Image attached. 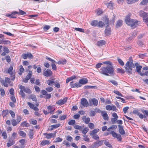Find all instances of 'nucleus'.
Returning <instances> with one entry per match:
<instances>
[{"instance_id": "79ce46f5", "label": "nucleus", "mask_w": 148, "mask_h": 148, "mask_svg": "<svg viewBox=\"0 0 148 148\" xmlns=\"http://www.w3.org/2000/svg\"><path fill=\"white\" fill-rule=\"evenodd\" d=\"M117 60L120 65H121V66H123L124 65V62L121 59L118 58H117Z\"/></svg>"}, {"instance_id": "3c124183", "label": "nucleus", "mask_w": 148, "mask_h": 148, "mask_svg": "<svg viewBox=\"0 0 148 148\" xmlns=\"http://www.w3.org/2000/svg\"><path fill=\"white\" fill-rule=\"evenodd\" d=\"M74 29L76 31H78L82 32H84V30L83 29L80 28H75Z\"/></svg>"}, {"instance_id": "774afa93", "label": "nucleus", "mask_w": 148, "mask_h": 148, "mask_svg": "<svg viewBox=\"0 0 148 148\" xmlns=\"http://www.w3.org/2000/svg\"><path fill=\"white\" fill-rule=\"evenodd\" d=\"M34 88L36 92H40V89L38 86H34Z\"/></svg>"}, {"instance_id": "9b49d317", "label": "nucleus", "mask_w": 148, "mask_h": 148, "mask_svg": "<svg viewBox=\"0 0 148 148\" xmlns=\"http://www.w3.org/2000/svg\"><path fill=\"white\" fill-rule=\"evenodd\" d=\"M68 98L66 97L64 98L63 99H60L56 102V104L59 105H62L66 102Z\"/></svg>"}, {"instance_id": "b1692460", "label": "nucleus", "mask_w": 148, "mask_h": 148, "mask_svg": "<svg viewBox=\"0 0 148 148\" xmlns=\"http://www.w3.org/2000/svg\"><path fill=\"white\" fill-rule=\"evenodd\" d=\"M28 98L29 99H32L33 101H37V99L36 96L34 95H29Z\"/></svg>"}, {"instance_id": "f03ea898", "label": "nucleus", "mask_w": 148, "mask_h": 148, "mask_svg": "<svg viewBox=\"0 0 148 148\" xmlns=\"http://www.w3.org/2000/svg\"><path fill=\"white\" fill-rule=\"evenodd\" d=\"M125 21L126 24L130 26L131 27L134 28L138 25V21L131 19L129 16H126L125 18Z\"/></svg>"}, {"instance_id": "6e6d98bb", "label": "nucleus", "mask_w": 148, "mask_h": 148, "mask_svg": "<svg viewBox=\"0 0 148 148\" xmlns=\"http://www.w3.org/2000/svg\"><path fill=\"white\" fill-rule=\"evenodd\" d=\"M102 64H104L106 65H108V66H111V62L109 61L103 62H102Z\"/></svg>"}, {"instance_id": "f257e3e1", "label": "nucleus", "mask_w": 148, "mask_h": 148, "mask_svg": "<svg viewBox=\"0 0 148 148\" xmlns=\"http://www.w3.org/2000/svg\"><path fill=\"white\" fill-rule=\"evenodd\" d=\"M135 67V65L133 63V60L132 57H130L129 61L127 62L125 65V69L127 73L130 74L132 73V68Z\"/></svg>"}, {"instance_id": "2eb2a0df", "label": "nucleus", "mask_w": 148, "mask_h": 148, "mask_svg": "<svg viewBox=\"0 0 148 148\" xmlns=\"http://www.w3.org/2000/svg\"><path fill=\"white\" fill-rule=\"evenodd\" d=\"M70 85L71 87L72 88L75 87L78 88L81 86L79 82L78 83L77 82L75 84H73V82H71L70 83Z\"/></svg>"}, {"instance_id": "a19ab883", "label": "nucleus", "mask_w": 148, "mask_h": 148, "mask_svg": "<svg viewBox=\"0 0 148 148\" xmlns=\"http://www.w3.org/2000/svg\"><path fill=\"white\" fill-rule=\"evenodd\" d=\"M117 72L119 73H124L125 71L121 68L117 69Z\"/></svg>"}, {"instance_id": "a211bd4d", "label": "nucleus", "mask_w": 148, "mask_h": 148, "mask_svg": "<svg viewBox=\"0 0 148 148\" xmlns=\"http://www.w3.org/2000/svg\"><path fill=\"white\" fill-rule=\"evenodd\" d=\"M90 103H92L95 106H97L98 104V100L95 98H93L90 101Z\"/></svg>"}, {"instance_id": "c756f323", "label": "nucleus", "mask_w": 148, "mask_h": 148, "mask_svg": "<svg viewBox=\"0 0 148 148\" xmlns=\"http://www.w3.org/2000/svg\"><path fill=\"white\" fill-rule=\"evenodd\" d=\"M123 21L121 20H119L117 22L116 25V27L118 28L120 27L122 25Z\"/></svg>"}, {"instance_id": "39448f33", "label": "nucleus", "mask_w": 148, "mask_h": 148, "mask_svg": "<svg viewBox=\"0 0 148 148\" xmlns=\"http://www.w3.org/2000/svg\"><path fill=\"white\" fill-rule=\"evenodd\" d=\"M103 21L107 25L106 26V29L105 30V34L106 35H110L111 33V30L110 28L108 27L109 24L108 19L106 17H105L103 18Z\"/></svg>"}, {"instance_id": "6e6552de", "label": "nucleus", "mask_w": 148, "mask_h": 148, "mask_svg": "<svg viewBox=\"0 0 148 148\" xmlns=\"http://www.w3.org/2000/svg\"><path fill=\"white\" fill-rule=\"evenodd\" d=\"M112 135L114 138H116L119 141L121 140V137L120 134H117L113 131H112Z\"/></svg>"}, {"instance_id": "7ed1b4c3", "label": "nucleus", "mask_w": 148, "mask_h": 148, "mask_svg": "<svg viewBox=\"0 0 148 148\" xmlns=\"http://www.w3.org/2000/svg\"><path fill=\"white\" fill-rule=\"evenodd\" d=\"M112 123L113 124L117 123L120 125L123 124V121L121 120H118L119 117L116 113L113 112L112 114Z\"/></svg>"}, {"instance_id": "f704fd0d", "label": "nucleus", "mask_w": 148, "mask_h": 148, "mask_svg": "<svg viewBox=\"0 0 148 148\" xmlns=\"http://www.w3.org/2000/svg\"><path fill=\"white\" fill-rule=\"evenodd\" d=\"M76 78L75 76H73L71 77L68 78L66 80V83L69 82L71 80L75 79Z\"/></svg>"}, {"instance_id": "0eeeda50", "label": "nucleus", "mask_w": 148, "mask_h": 148, "mask_svg": "<svg viewBox=\"0 0 148 148\" xmlns=\"http://www.w3.org/2000/svg\"><path fill=\"white\" fill-rule=\"evenodd\" d=\"M10 82V78L5 77V80H1V83L5 87H8V84H9Z\"/></svg>"}, {"instance_id": "aec40b11", "label": "nucleus", "mask_w": 148, "mask_h": 148, "mask_svg": "<svg viewBox=\"0 0 148 148\" xmlns=\"http://www.w3.org/2000/svg\"><path fill=\"white\" fill-rule=\"evenodd\" d=\"M8 142L7 143V146L8 147H10L15 143V142L14 140L12 139H10L8 140Z\"/></svg>"}, {"instance_id": "4468645a", "label": "nucleus", "mask_w": 148, "mask_h": 148, "mask_svg": "<svg viewBox=\"0 0 148 148\" xmlns=\"http://www.w3.org/2000/svg\"><path fill=\"white\" fill-rule=\"evenodd\" d=\"M104 140H98L93 143L94 144L95 148H97L99 147V146H101L103 144V142Z\"/></svg>"}, {"instance_id": "1a4fd4ad", "label": "nucleus", "mask_w": 148, "mask_h": 148, "mask_svg": "<svg viewBox=\"0 0 148 148\" xmlns=\"http://www.w3.org/2000/svg\"><path fill=\"white\" fill-rule=\"evenodd\" d=\"M22 57L24 59H26L27 58L29 59H32L33 58V55L29 52H27L26 53L23 54L22 55Z\"/></svg>"}, {"instance_id": "c03bdc74", "label": "nucleus", "mask_w": 148, "mask_h": 148, "mask_svg": "<svg viewBox=\"0 0 148 148\" xmlns=\"http://www.w3.org/2000/svg\"><path fill=\"white\" fill-rule=\"evenodd\" d=\"M9 112L8 110H3L2 112V115L3 117L5 116L8 114Z\"/></svg>"}, {"instance_id": "a18cd8bd", "label": "nucleus", "mask_w": 148, "mask_h": 148, "mask_svg": "<svg viewBox=\"0 0 148 148\" xmlns=\"http://www.w3.org/2000/svg\"><path fill=\"white\" fill-rule=\"evenodd\" d=\"M75 123V121L74 120L72 119L68 122L69 125H73Z\"/></svg>"}, {"instance_id": "8fccbe9b", "label": "nucleus", "mask_w": 148, "mask_h": 148, "mask_svg": "<svg viewBox=\"0 0 148 148\" xmlns=\"http://www.w3.org/2000/svg\"><path fill=\"white\" fill-rule=\"evenodd\" d=\"M96 12L97 15H99L102 13V11L101 10L98 9L96 10Z\"/></svg>"}, {"instance_id": "13d9d810", "label": "nucleus", "mask_w": 148, "mask_h": 148, "mask_svg": "<svg viewBox=\"0 0 148 148\" xmlns=\"http://www.w3.org/2000/svg\"><path fill=\"white\" fill-rule=\"evenodd\" d=\"M62 140V139L60 138V137H58L56 138L55 140V142H61Z\"/></svg>"}, {"instance_id": "6ab92c4d", "label": "nucleus", "mask_w": 148, "mask_h": 148, "mask_svg": "<svg viewBox=\"0 0 148 148\" xmlns=\"http://www.w3.org/2000/svg\"><path fill=\"white\" fill-rule=\"evenodd\" d=\"M101 115L103 116V119L104 120H107L108 119V114L105 111H101Z\"/></svg>"}, {"instance_id": "ea45409f", "label": "nucleus", "mask_w": 148, "mask_h": 148, "mask_svg": "<svg viewBox=\"0 0 148 148\" xmlns=\"http://www.w3.org/2000/svg\"><path fill=\"white\" fill-rule=\"evenodd\" d=\"M11 122L12 123V124L13 126H16L18 123L17 121L14 119H12L11 120Z\"/></svg>"}, {"instance_id": "20e7f679", "label": "nucleus", "mask_w": 148, "mask_h": 148, "mask_svg": "<svg viewBox=\"0 0 148 148\" xmlns=\"http://www.w3.org/2000/svg\"><path fill=\"white\" fill-rule=\"evenodd\" d=\"M100 72L106 75H109L111 74V66H107L106 67H102L100 69Z\"/></svg>"}, {"instance_id": "473e14b6", "label": "nucleus", "mask_w": 148, "mask_h": 148, "mask_svg": "<svg viewBox=\"0 0 148 148\" xmlns=\"http://www.w3.org/2000/svg\"><path fill=\"white\" fill-rule=\"evenodd\" d=\"M98 21L97 20H94L92 21L90 23L91 25L93 26H96L98 25Z\"/></svg>"}, {"instance_id": "09e8293b", "label": "nucleus", "mask_w": 148, "mask_h": 148, "mask_svg": "<svg viewBox=\"0 0 148 148\" xmlns=\"http://www.w3.org/2000/svg\"><path fill=\"white\" fill-rule=\"evenodd\" d=\"M9 113L12 116V117L13 118H14L15 117V114L14 112L12 110H10L9 111Z\"/></svg>"}, {"instance_id": "69168bd1", "label": "nucleus", "mask_w": 148, "mask_h": 148, "mask_svg": "<svg viewBox=\"0 0 148 148\" xmlns=\"http://www.w3.org/2000/svg\"><path fill=\"white\" fill-rule=\"evenodd\" d=\"M92 138L95 140H97L99 138V137L97 134H95L91 136Z\"/></svg>"}, {"instance_id": "412c9836", "label": "nucleus", "mask_w": 148, "mask_h": 148, "mask_svg": "<svg viewBox=\"0 0 148 148\" xmlns=\"http://www.w3.org/2000/svg\"><path fill=\"white\" fill-rule=\"evenodd\" d=\"M44 135L46 136V138L47 139H49L51 138L52 137H55V134H53L52 133H44Z\"/></svg>"}, {"instance_id": "58836bf2", "label": "nucleus", "mask_w": 148, "mask_h": 148, "mask_svg": "<svg viewBox=\"0 0 148 148\" xmlns=\"http://www.w3.org/2000/svg\"><path fill=\"white\" fill-rule=\"evenodd\" d=\"M142 67L140 66H136V69L138 73L139 74H140V73L141 72L140 70L142 68Z\"/></svg>"}, {"instance_id": "c9c22d12", "label": "nucleus", "mask_w": 148, "mask_h": 148, "mask_svg": "<svg viewBox=\"0 0 148 148\" xmlns=\"http://www.w3.org/2000/svg\"><path fill=\"white\" fill-rule=\"evenodd\" d=\"M105 25L104 23L102 21H100L98 22V26L100 27H102Z\"/></svg>"}, {"instance_id": "603ef678", "label": "nucleus", "mask_w": 148, "mask_h": 148, "mask_svg": "<svg viewBox=\"0 0 148 148\" xmlns=\"http://www.w3.org/2000/svg\"><path fill=\"white\" fill-rule=\"evenodd\" d=\"M23 91L22 90H21L19 92V94L21 95L22 98H24L25 96V94L23 92Z\"/></svg>"}, {"instance_id": "0e129e2a", "label": "nucleus", "mask_w": 148, "mask_h": 148, "mask_svg": "<svg viewBox=\"0 0 148 148\" xmlns=\"http://www.w3.org/2000/svg\"><path fill=\"white\" fill-rule=\"evenodd\" d=\"M3 51L4 52L7 53L10 52V51L8 48L5 47L3 48Z\"/></svg>"}, {"instance_id": "338daca9", "label": "nucleus", "mask_w": 148, "mask_h": 148, "mask_svg": "<svg viewBox=\"0 0 148 148\" xmlns=\"http://www.w3.org/2000/svg\"><path fill=\"white\" fill-rule=\"evenodd\" d=\"M133 113L134 114H137L138 115L140 113L139 112V110H138L136 109L133 110Z\"/></svg>"}, {"instance_id": "393cba45", "label": "nucleus", "mask_w": 148, "mask_h": 148, "mask_svg": "<svg viewBox=\"0 0 148 148\" xmlns=\"http://www.w3.org/2000/svg\"><path fill=\"white\" fill-rule=\"evenodd\" d=\"M28 135L30 139H32L33 138L34 134L33 132V130H30L29 132Z\"/></svg>"}, {"instance_id": "c85d7f7f", "label": "nucleus", "mask_w": 148, "mask_h": 148, "mask_svg": "<svg viewBox=\"0 0 148 148\" xmlns=\"http://www.w3.org/2000/svg\"><path fill=\"white\" fill-rule=\"evenodd\" d=\"M54 81L53 79H48L47 81V83L49 86H52L54 83Z\"/></svg>"}, {"instance_id": "680f3d73", "label": "nucleus", "mask_w": 148, "mask_h": 148, "mask_svg": "<svg viewBox=\"0 0 148 148\" xmlns=\"http://www.w3.org/2000/svg\"><path fill=\"white\" fill-rule=\"evenodd\" d=\"M74 127L76 129H77L79 130H82V127L80 126H79L78 125H75L74 126Z\"/></svg>"}, {"instance_id": "5fc2aeb1", "label": "nucleus", "mask_w": 148, "mask_h": 148, "mask_svg": "<svg viewBox=\"0 0 148 148\" xmlns=\"http://www.w3.org/2000/svg\"><path fill=\"white\" fill-rule=\"evenodd\" d=\"M10 42L8 40H3V43L2 44H10Z\"/></svg>"}, {"instance_id": "f3484780", "label": "nucleus", "mask_w": 148, "mask_h": 148, "mask_svg": "<svg viewBox=\"0 0 148 148\" xmlns=\"http://www.w3.org/2000/svg\"><path fill=\"white\" fill-rule=\"evenodd\" d=\"M79 82L81 85L82 86V85H84L88 83V80L86 78H83L80 79Z\"/></svg>"}, {"instance_id": "423d86ee", "label": "nucleus", "mask_w": 148, "mask_h": 148, "mask_svg": "<svg viewBox=\"0 0 148 148\" xmlns=\"http://www.w3.org/2000/svg\"><path fill=\"white\" fill-rule=\"evenodd\" d=\"M139 15L143 18L144 22L147 23L148 22V14L143 11H140L139 12Z\"/></svg>"}, {"instance_id": "ddd939ff", "label": "nucleus", "mask_w": 148, "mask_h": 148, "mask_svg": "<svg viewBox=\"0 0 148 148\" xmlns=\"http://www.w3.org/2000/svg\"><path fill=\"white\" fill-rule=\"evenodd\" d=\"M82 105L84 107H87L88 106V102L86 99L84 98H82L81 101Z\"/></svg>"}, {"instance_id": "e433bc0d", "label": "nucleus", "mask_w": 148, "mask_h": 148, "mask_svg": "<svg viewBox=\"0 0 148 148\" xmlns=\"http://www.w3.org/2000/svg\"><path fill=\"white\" fill-rule=\"evenodd\" d=\"M60 125L59 123L57 124H56V125H51V127L52 128H51L50 129V130H53V128H57L59 127H60Z\"/></svg>"}, {"instance_id": "49530a36", "label": "nucleus", "mask_w": 148, "mask_h": 148, "mask_svg": "<svg viewBox=\"0 0 148 148\" xmlns=\"http://www.w3.org/2000/svg\"><path fill=\"white\" fill-rule=\"evenodd\" d=\"M19 134L20 136L23 137H25L26 136V133L22 131H20L19 132Z\"/></svg>"}, {"instance_id": "7c9ffc66", "label": "nucleus", "mask_w": 148, "mask_h": 148, "mask_svg": "<svg viewBox=\"0 0 148 148\" xmlns=\"http://www.w3.org/2000/svg\"><path fill=\"white\" fill-rule=\"evenodd\" d=\"M49 143V140H42L41 142V145L42 146H44L46 145H48Z\"/></svg>"}, {"instance_id": "37998d69", "label": "nucleus", "mask_w": 148, "mask_h": 148, "mask_svg": "<svg viewBox=\"0 0 148 148\" xmlns=\"http://www.w3.org/2000/svg\"><path fill=\"white\" fill-rule=\"evenodd\" d=\"M88 127H86L83 130L82 133L84 135H86V134L88 132Z\"/></svg>"}, {"instance_id": "5701e85b", "label": "nucleus", "mask_w": 148, "mask_h": 148, "mask_svg": "<svg viewBox=\"0 0 148 148\" xmlns=\"http://www.w3.org/2000/svg\"><path fill=\"white\" fill-rule=\"evenodd\" d=\"M82 119L86 124L88 123L90 121V118L89 117L87 118L86 116H84L82 118Z\"/></svg>"}, {"instance_id": "9d476101", "label": "nucleus", "mask_w": 148, "mask_h": 148, "mask_svg": "<svg viewBox=\"0 0 148 148\" xmlns=\"http://www.w3.org/2000/svg\"><path fill=\"white\" fill-rule=\"evenodd\" d=\"M19 88L21 90H22L26 93L30 94L32 93V91L29 89L27 88H25L22 85H21Z\"/></svg>"}, {"instance_id": "de8ad7c7", "label": "nucleus", "mask_w": 148, "mask_h": 148, "mask_svg": "<svg viewBox=\"0 0 148 148\" xmlns=\"http://www.w3.org/2000/svg\"><path fill=\"white\" fill-rule=\"evenodd\" d=\"M2 136L3 137V138L4 139H5L7 138V135L5 131L2 133Z\"/></svg>"}, {"instance_id": "bb28decb", "label": "nucleus", "mask_w": 148, "mask_h": 148, "mask_svg": "<svg viewBox=\"0 0 148 148\" xmlns=\"http://www.w3.org/2000/svg\"><path fill=\"white\" fill-rule=\"evenodd\" d=\"M66 60L65 59H64L61 60L59 61H58V62L56 63L59 64H64L66 63Z\"/></svg>"}, {"instance_id": "f8f14e48", "label": "nucleus", "mask_w": 148, "mask_h": 148, "mask_svg": "<svg viewBox=\"0 0 148 148\" xmlns=\"http://www.w3.org/2000/svg\"><path fill=\"white\" fill-rule=\"evenodd\" d=\"M52 72L50 70L47 69L43 73V74L45 76L49 77L52 75Z\"/></svg>"}, {"instance_id": "bf43d9fd", "label": "nucleus", "mask_w": 148, "mask_h": 148, "mask_svg": "<svg viewBox=\"0 0 148 148\" xmlns=\"http://www.w3.org/2000/svg\"><path fill=\"white\" fill-rule=\"evenodd\" d=\"M114 93L116 94L117 95L121 96L122 97H123V95L120 93L117 90H114Z\"/></svg>"}, {"instance_id": "4d7b16f0", "label": "nucleus", "mask_w": 148, "mask_h": 148, "mask_svg": "<svg viewBox=\"0 0 148 148\" xmlns=\"http://www.w3.org/2000/svg\"><path fill=\"white\" fill-rule=\"evenodd\" d=\"M138 0H127V3L128 4H132L137 1Z\"/></svg>"}, {"instance_id": "e2e57ef3", "label": "nucleus", "mask_w": 148, "mask_h": 148, "mask_svg": "<svg viewBox=\"0 0 148 148\" xmlns=\"http://www.w3.org/2000/svg\"><path fill=\"white\" fill-rule=\"evenodd\" d=\"M27 124H28V123L26 122V121H24L21 123V125L23 126H25L27 127L28 126L27 125Z\"/></svg>"}, {"instance_id": "864d4df0", "label": "nucleus", "mask_w": 148, "mask_h": 148, "mask_svg": "<svg viewBox=\"0 0 148 148\" xmlns=\"http://www.w3.org/2000/svg\"><path fill=\"white\" fill-rule=\"evenodd\" d=\"M88 126L91 129H92L94 128V124L91 123H89Z\"/></svg>"}, {"instance_id": "4c0bfd02", "label": "nucleus", "mask_w": 148, "mask_h": 148, "mask_svg": "<svg viewBox=\"0 0 148 148\" xmlns=\"http://www.w3.org/2000/svg\"><path fill=\"white\" fill-rule=\"evenodd\" d=\"M83 139L86 142H89L90 139L88 136L86 135H83Z\"/></svg>"}, {"instance_id": "dca6fc26", "label": "nucleus", "mask_w": 148, "mask_h": 148, "mask_svg": "<svg viewBox=\"0 0 148 148\" xmlns=\"http://www.w3.org/2000/svg\"><path fill=\"white\" fill-rule=\"evenodd\" d=\"M119 128V132L121 135H124L125 134V132L123 129V126L120 125H118Z\"/></svg>"}, {"instance_id": "72a5a7b5", "label": "nucleus", "mask_w": 148, "mask_h": 148, "mask_svg": "<svg viewBox=\"0 0 148 148\" xmlns=\"http://www.w3.org/2000/svg\"><path fill=\"white\" fill-rule=\"evenodd\" d=\"M13 69V67L12 66H11L8 69V73L10 74H12L13 73L12 72V70Z\"/></svg>"}, {"instance_id": "2f4dec72", "label": "nucleus", "mask_w": 148, "mask_h": 148, "mask_svg": "<svg viewBox=\"0 0 148 148\" xmlns=\"http://www.w3.org/2000/svg\"><path fill=\"white\" fill-rule=\"evenodd\" d=\"M99 131V129H95L93 130L90 133V134L91 135H93L96 134Z\"/></svg>"}, {"instance_id": "cd10ccee", "label": "nucleus", "mask_w": 148, "mask_h": 148, "mask_svg": "<svg viewBox=\"0 0 148 148\" xmlns=\"http://www.w3.org/2000/svg\"><path fill=\"white\" fill-rule=\"evenodd\" d=\"M47 108L49 110H50V111H48V113L51 114H53L55 110V109H53L52 107L51 106H48Z\"/></svg>"}, {"instance_id": "052dcab7", "label": "nucleus", "mask_w": 148, "mask_h": 148, "mask_svg": "<svg viewBox=\"0 0 148 148\" xmlns=\"http://www.w3.org/2000/svg\"><path fill=\"white\" fill-rule=\"evenodd\" d=\"M16 118L17 121L18 123L21 121L22 119L21 117V116L18 115L17 116Z\"/></svg>"}, {"instance_id": "a878e982", "label": "nucleus", "mask_w": 148, "mask_h": 148, "mask_svg": "<svg viewBox=\"0 0 148 148\" xmlns=\"http://www.w3.org/2000/svg\"><path fill=\"white\" fill-rule=\"evenodd\" d=\"M31 76H30L29 74H27L25 78L23 79V82L27 83L28 81L30 78Z\"/></svg>"}, {"instance_id": "4be33fe9", "label": "nucleus", "mask_w": 148, "mask_h": 148, "mask_svg": "<svg viewBox=\"0 0 148 148\" xmlns=\"http://www.w3.org/2000/svg\"><path fill=\"white\" fill-rule=\"evenodd\" d=\"M106 42L104 40H101L97 42V45L98 46H101L105 44Z\"/></svg>"}]
</instances>
